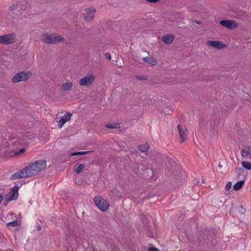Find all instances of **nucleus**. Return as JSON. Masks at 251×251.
Listing matches in <instances>:
<instances>
[{
  "mask_svg": "<svg viewBox=\"0 0 251 251\" xmlns=\"http://www.w3.org/2000/svg\"><path fill=\"white\" fill-rule=\"evenodd\" d=\"M42 229V227L40 226H38L36 227V229L38 230V231H40Z\"/></svg>",
  "mask_w": 251,
  "mask_h": 251,
  "instance_id": "79ce46f5",
  "label": "nucleus"
},
{
  "mask_svg": "<svg viewBox=\"0 0 251 251\" xmlns=\"http://www.w3.org/2000/svg\"><path fill=\"white\" fill-rule=\"evenodd\" d=\"M105 57L109 60L111 59V55L109 52H106L105 54Z\"/></svg>",
  "mask_w": 251,
  "mask_h": 251,
  "instance_id": "4c0bfd02",
  "label": "nucleus"
},
{
  "mask_svg": "<svg viewBox=\"0 0 251 251\" xmlns=\"http://www.w3.org/2000/svg\"><path fill=\"white\" fill-rule=\"evenodd\" d=\"M153 175V171L152 169L150 168L145 167L143 174V177L147 179H149L151 178Z\"/></svg>",
  "mask_w": 251,
  "mask_h": 251,
  "instance_id": "6ab92c4d",
  "label": "nucleus"
},
{
  "mask_svg": "<svg viewBox=\"0 0 251 251\" xmlns=\"http://www.w3.org/2000/svg\"><path fill=\"white\" fill-rule=\"evenodd\" d=\"M96 12L95 9H88L83 13V17L84 20L87 22H90L92 21L94 18V14Z\"/></svg>",
  "mask_w": 251,
  "mask_h": 251,
  "instance_id": "2eb2a0df",
  "label": "nucleus"
},
{
  "mask_svg": "<svg viewBox=\"0 0 251 251\" xmlns=\"http://www.w3.org/2000/svg\"><path fill=\"white\" fill-rule=\"evenodd\" d=\"M20 176H21V178H26V177H30L33 176L28 166L25 167L23 169L18 171Z\"/></svg>",
  "mask_w": 251,
  "mask_h": 251,
  "instance_id": "f8f14e48",
  "label": "nucleus"
},
{
  "mask_svg": "<svg viewBox=\"0 0 251 251\" xmlns=\"http://www.w3.org/2000/svg\"><path fill=\"white\" fill-rule=\"evenodd\" d=\"M72 82H67L63 83L61 86V89L64 91H67L71 89L73 86Z\"/></svg>",
  "mask_w": 251,
  "mask_h": 251,
  "instance_id": "4be33fe9",
  "label": "nucleus"
},
{
  "mask_svg": "<svg viewBox=\"0 0 251 251\" xmlns=\"http://www.w3.org/2000/svg\"><path fill=\"white\" fill-rule=\"evenodd\" d=\"M95 79V76L91 74L81 78L79 81V84L81 86H89L93 83Z\"/></svg>",
  "mask_w": 251,
  "mask_h": 251,
  "instance_id": "1a4fd4ad",
  "label": "nucleus"
},
{
  "mask_svg": "<svg viewBox=\"0 0 251 251\" xmlns=\"http://www.w3.org/2000/svg\"><path fill=\"white\" fill-rule=\"evenodd\" d=\"M150 145L148 143H146L145 145H141L138 146L139 150L141 152H146L149 149Z\"/></svg>",
  "mask_w": 251,
  "mask_h": 251,
  "instance_id": "393cba45",
  "label": "nucleus"
},
{
  "mask_svg": "<svg viewBox=\"0 0 251 251\" xmlns=\"http://www.w3.org/2000/svg\"><path fill=\"white\" fill-rule=\"evenodd\" d=\"M41 38L44 42L47 44H56L64 40L60 35L55 34L44 33L41 35Z\"/></svg>",
  "mask_w": 251,
  "mask_h": 251,
  "instance_id": "20e7f679",
  "label": "nucleus"
},
{
  "mask_svg": "<svg viewBox=\"0 0 251 251\" xmlns=\"http://www.w3.org/2000/svg\"><path fill=\"white\" fill-rule=\"evenodd\" d=\"M8 147L14 151L17 149L18 147L26 146L29 144L28 139L25 137L21 138H14L8 143Z\"/></svg>",
  "mask_w": 251,
  "mask_h": 251,
  "instance_id": "7ed1b4c3",
  "label": "nucleus"
},
{
  "mask_svg": "<svg viewBox=\"0 0 251 251\" xmlns=\"http://www.w3.org/2000/svg\"><path fill=\"white\" fill-rule=\"evenodd\" d=\"M244 184V180L239 181L233 185V189L235 191H238L243 187Z\"/></svg>",
  "mask_w": 251,
  "mask_h": 251,
  "instance_id": "b1692460",
  "label": "nucleus"
},
{
  "mask_svg": "<svg viewBox=\"0 0 251 251\" xmlns=\"http://www.w3.org/2000/svg\"><path fill=\"white\" fill-rule=\"evenodd\" d=\"M232 183L231 182H228L226 185V190L229 191L231 188Z\"/></svg>",
  "mask_w": 251,
  "mask_h": 251,
  "instance_id": "e433bc0d",
  "label": "nucleus"
},
{
  "mask_svg": "<svg viewBox=\"0 0 251 251\" xmlns=\"http://www.w3.org/2000/svg\"><path fill=\"white\" fill-rule=\"evenodd\" d=\"M16 35L14 33H10L0 36V43L8 45L15 42Z\"/></svg>",
  "mask_w": 251,
  "mask_h": 251,
  "instance_id": "6e6552de",
  "label": "nucleus"
},
{
  "mask_svg": "<svg viewBox=\"0 0 251 251\" xmlns=\"http://www.w3.org/2000/svg\"><path fill=\"white\" fill-rule=\"evenodd\" d=\"M32 75V73L29 71H22L16 74L12 79L13 83H18L27 80Z\"/></svg>",
  "mask_w": 251,
  "mask_h": 251,
  "instance_id": "39448f33",
  "label": "nucleus"
},
{
  "mask_svg": "<svg viewBox=\"0 0 251 251\" xmlns=\"http://www.w3.org/2000/svg\"><path fill=\"white\" fill-rule=\"evenodd\" d=\"M220 168H221L222 167V165L220 164L218 166Z\"/></svg>",
  "mask_w": 251,
  "mask_h": 251,
  "instance_id": "c03bdc74",
  "label": "nucleus"
},
{
  "mask_svg": "<svg viewBox=\"0 0 251 251\" xmlns=\"http://www.w3.org/2000/svg\"><path fill=\"white\" fill-rule=\"evenodd\" d=\"M148 251H158V250L155 247H152V248H150Z\"/></svg>",
  "mask_w": 251,
  "mask_h": 251,
  "instance_id": "58836bf2",
  "label": "nucleus"
},
{
  "mask_svg": "<svg viewBox=\"0 0 251 251\" xmlns=\"http://www.w3.org/2000/svg\"><path fill=\"white\" fill-rule=\"evenodd\" d=\"M19 224L17 222V220H14L13 221L9 222L6 224V226H13V227H16L19 226Z\"/></svg>",
  "mask_w": 251,
  "mask_h": 251,
  "instance_id": "7c9ffc66",
  "label": "nucleus"
},
{
  "mask_svg": "<svg viewBox=\"0 0 251 251\" xmlns=\"http://www.w3.org/2000/svg\"><path fill=\"white\" fill-rule=\"evenodd\" d=\"M19 6V3L14 4L9 7L8 10L13 11V14H16V15L19 16L21 14L20 10L18 9Z\"/></svg>",
  "mask_w": 251,
  "mask_h": 251,
  "instance_id": "aec40b11",
  "label": "nucleus"
},
{
  "mask_svg": "<svg viewBox=\"0 0 251 251\" xmlns=\"http://www.w3.org/2000/svg\"><path fill=\"white\" fill-rule=\"evenodd\" d=\"M236 173H237V176L239 178L240 176L243 175V170L242 168H235Z\"/></svg>",
  "mask_w": 251,
  "mask_h": 251,
  "instance_id": "72a5a7b5",
  "label": "nucleus"
},
{
  "mask_svg": "<svg viewBox=\"0 0 251 251\" xmlns=\"http://www.w3.org/2000/svg\"><path fill=\"white\" fill-rule=\"evenodd\" d=\"M241 154L243 157H247L248 155H251V149H243L241 151Z\"/></svg>",
  "mask_w": 251,
  "mask_h": 251,
  "instance_id": "bb28decb",
  "label": "nucleus"
},
{
  "mask_svg": "<svg viewBox=\"0 0 251 251\" xmlns=\"http://www.w3.org/2000/svg\"><path fill=\"white\" fill-rule=\"evenodd\" d=\"M174 39V36L173 34H166L163 36L162 38V41L166 44H171Z\"/></svg>",
  "mask_w": 251,
  "mask_h": 251,
  "instance_id": "a211bd4d",
  "label": "nucleus"
},
{
  "mask_svg": "<svg viewBox=\"0 0 251 251\" xmlns=\"http://www.w3.org/2000/svg\"><path fill=\"white\" fill-rule=\"evenodd\" d=\"M145 167L142 164L137 163L135 165L133 172L137 175L143 176L144 170Z\"/></svg>",
  "mask_w": 251,
  "mask_h": 251,
  "instance_id": "f3484780",
  "label": "nucleus"
},
{
  "mask_svg": "<svg viewBox=\"0 0 251 251\" xmlns=\"http://www.w3.org/2000/svg\"><path fill=\"white\" fill-rule=\"evenodd\" d=\"M176 175L174 174V176H177V177H173V179H175L176 180H177L178 182H180L183 179V177L184 176V172H182L181 171H179L178 172H176Z\"/></svg>",
  "mask_w": 251,
  "mask_h": 251,
  "instance_id": "5701e85b",
  "label": "nucleus"
},
{
  "mask_svg": "<svg viewBox=\"0 0 251 251\" xmlns=\"http://www.w3.org/2000/svg\"><path fill=\"white\" fill-rule=\"evenodd\" d=\"M25 151V150L24 148H22L18 151H16V150H15L13 152H14L15 154L16 155H18L22 153H24Z\"/></svg>",
  "mask_w": 251,
  "mask_h": 251,
  "instance_id": "f704fd0d",
  "label": "nucleus"
},
{
  "mask_svg": "<svg viewBox=\"0 0 251 251\" xmlns=\"http://www.w3.org/2000/svg\"><path fill=\"white\" fill-rule=\"evenodd\" d=\"M139 215L144 225L146 227L149 226L151 223V217L148 214H145L142 211H139Z\"/></svg>",
  "mask_w": 251,
  "mask_h": 251,
  "instance_id": "9b49d317",
  "label": "nucleus"
},
{
  "mask_svg": "<svg viewBox=\"0 0 251 251\" xmlns=\"http://www.w3.org/2000/svg\"><path fill=\"white\" fill-rule=\"evenodd\" d=\"M0 251H3L1 249H0Z\"/></svg>",
  "mask_w": 251,
  "mask_h": 251,
  "instance_id": "49530a36",
  "label": "nucleus"
},
{
  "mask_svg": "<svg viewBox=\"0 0 251 251\" xmlns=\"http://www.w3.org/2000/svg\"><path fill=\"white\" fill-rule=\"evenodd\" d=\"M72 114L70 112H67L65 114L58 122V126L59 128H61L62 126L70 119Z\"/></svg>",
  "mask_w": 251,
  "mask_h": 251,
  "instance_id": "4468645a",
  "label": "nucleus"
},
{
  "mask_svg": "<svg viewBox=\"0 0 251 251\" xmlns=\"http://www.w3.org/2000/svg\"><path fill=\"white\" fill-rule=\"evenodd\" d=\"M21 176H20V175L19 174V172L18 171L16 172L15 174L12 175L11 176H10V179L11 180H15V179H19V178H21Z\"/></svg>",
  "mask_w": 251,
  "mask_h": 251,
  "instance_id": "2f4dec72",
  "label": "nucleus"
},
{
  "mask_svg": "<svg viewBox=\"0 0 251 251\" xmlns=\"http://www.w3.org/2000/svg\"><path fill=\"white\" fill-rule=\"evenodd\" d=\"M85 166L83 164H80L77 166H76L75 171L76 174H79L82 172V170L84 168Z\"/></svg>",
  "mask_w": 251,
  "mask_h": 251,
  "instance_id": "c756f323",
  "label": "nucleus"
},
{
  "mask_svg": "<svg viewBox=\"0 0 251 251\" xmlns=\"http://www.w3.org/2000/svg\"><path fill=\"white\" fill-rule=\"evenodd\" d=\"M207 43L209 46L219 50L225 48L226 46V44H223L221 42L218 41L208 40Z\"/></svg>",
  "mask_w": 251,
  "mask_h": 251,
  "instance_id": "ddd939ff",
  "label": "nucleus"
},
{
  "mask_svg": "<svg viewBox=\"0 0 251 251\" xmlns=\"http://www.w3.org/2000/svg\"><path fill=\"white\" fill-rule=\"evenodd\" d=\"M196 23H198V24H200V22L199 21H196Z\"/></svg>",
  "mask_w": 251,
  "mask_h": 251,
  "instance_id": "a18cd8bd",
  "label": "nucleus"
},
{
  "mask_svg": "<svg viewBox=\"0 0 251 251\" xmlns=\"http://www.w3.org/2000/svg\"><path fill=\"white\" fill-rule=\"evenodd\" d=\"M20 5V6L19 7V8H20V9H23V10H25V6L24 4H19Z\"/></svg>",
  "mask_w": 251,
  "mask_h": 251,
  "instance_id": "ea45409f",
  "label": "nucleus"
},
{
  "mask_svg": "<svg viewBox=\"0 0 251 251\" xmlns=\"http://www.w3.org/2000/svg\"><path fill=\"white\" fill-rule=\"evenodd\" d=\"M94 201L96 206L102 212L106 211L109 203L101 197H96L94 198Z\"/></svg>",
  "mask_w": 251,
  "mask_h": 251,
  "instance_id": "0eeeda50",
  "label": "nucleus"
},
{
  "mask_svg": "<svg viewBox=\"0 0 251 251\" xmlns=\"http://www.w3.org/2000/svg\"><path fill=\"white\" fill-rule=\"evenodd\" d=\"M71 250L72 251L73 250V247H71V246L69 247L68 250Z\"/></svg>",
  "mask_w": 251,
  "mask_h": 251,
  "instance_id": "37998d69",
  "label": "nucleus"
},
{
  "mask_svg": "<svg viewBox=\"0 0 251 251\" xmlns=\"http://www.w3.org/2000/svg\"><path fill=\"white\" fill-rule=\"evenodd\" d=\"M143 60L151 65H153V66H155L157 64V60L155 58H153V57H151V56H147V57H144L143 58Z\"/></svg>",
  "mask_w": 251,
  "mask_h": 251,
  "instance_id": "412c9836",
  "label": "nucleus"
},
{
  "mask_svg": "<svg viewBox=\"0 0 251 251\" xmlns=\"http://www.w3.org/2000/svg\"><path fill=\"white\" fill-rule=\"evenodd\" d=\"M47 161L44 160H38L28 166L29 170L33 176L37 175L46 168Z\"/></svg>",
  "mask_w": 251,
  "mask_h": 251,
  "instance_id": "f03ea898",
  "label": "nucleus"
},
{
  "mask_svg": "<svg viewBox=\"0 0 251 251\" xmlns=\"http://www.w3.org/2000/svg\"><path fill=\"white\" fill-rule=\"evenodd\" d=\"M177 128L180 137V142L182 143L187 139V130L185 128H182L180 125L177 126Z\"/></svg>",
  "mask_w": 251,
  "mask_h": 251,
  "instance_id": "dca6fc26",
  "label": "nucleus"
},
{
  "mask_svg": "<svg viewBox=\"0 0 251 251\" xmlns=\"http://www.w3.org/2000/svg\"><path fill=\"white\" fill-rule=\"evenodd\" d=\"M194 185H201V182L197 180H195L194 182Z\"/></svg>",
  "mask_w": 251,
  "mask_h": 251,
  "instance_id": "a19ab883",
  "label": "nucleus"
},
{
  "mask_svg": "<svg viewBox=\"0 0 251 251\" xmlns=\"http://www.w3.org/2000/svg\"><path fill=\"white\" fill-rule=\"evenodd\" d=\"M136 78L140 80H146L147 79V78L146 76L144 75H136Z\"/></svg>",
  "mask_w": 251,
  "mask_h": 251,
  "instance_id": "c9c22d12",
  "label": "nucleus"
},
{
  "mask_svg": "<svg viewBox=\"0 0 251 251\" xmlns=\"http://www.w3.org/2000/svg\"><path fill=\"white\" fill-rule=\"evenodd\" d=\"M236 208H238V211L241 214H244L246 212V209L243 207L242 204H240L238 206H236Z\"/></svg>",
  "mask_w": 251,
  "mask_h": 251,
  "instance_id": "473e14b6",
  "label": "nucleus"
},
{
  "mask_svg": "<svg viewBox=\"0 0 251 251\" xmlns=\"http://www.w3.org/2000/svg\"><path fill=\"white\" fill-rule=\"evenodd\" d=\"M92 151H93L73 152L71 153V156H75V155H85V154H88L89 153H90Z\"/></svg>",
  "mask_w": 251,
  "mask_h": 251,
  "instance_id": "a878e982",
  "label": "nucleus"
},
{
  "mask_svg": "<svg viewBox=\"0 0 251 251\" xmlns=\"http://www.w3.org/2000/svg\"><path fill=\"white\" fill-rule=\"evenodd\" d=\"M214 236L213 232L210 230H205L200 233L199 236V244L201 246H207L212 241Z\"/></svg>",
  "mask_w": 251,
  "mask_h": 251,
  "instance_id": "f257e3e1",
  "label": "nucleus"
},
{
  "mask_svg": "<svg viewBox=\"0 0 251 251\" xmlns=\"http://www.w3.org/2000/svg\"><path fill=\"white\" fill-rule=\"evenodd\" d=\"M220 24L230 29H232L237 27V24L234 21L223 20L220 21Z\"/></svg>",
  "mask_w": 251,
  "mask_h": 251,
  "instance_id": "9d476101",
  "label": "nucleus"
},
{
  "mask_svg": "<svg viewBox=\"0 0 251 251\" xmlns=\"http://www.w3.org/2000/svg\"><path fill=\"white\" fill-rule=\"evenodd\" d=\"M242 166L247 170L251 169V163L248 161H243L242 162Z\"/></svg>",
  "mask_w": 251,
  "mask_h": 251,
  "instance_id": "cd10ccee",
  "label": "nucleus"
},
{
  "mask_svg": "<svg viewBox=\"0 0 251 251\" xmlns=\"http://www.w3.org/2000/svg\"><path fill=\"white\" fill-rule=\"evenodd\" d=\"M20 188V187L18 186H15L11 191L9 192V194L10 196H6L3 201V205H4L5 207L7 206V203L9 201L16 200L17 199L19 194H18V190Z\"/></svg>",
  "mask_w": 251,
  "mask_h": 251,
  "instance_id": "423d86ee",
  "label": "nucleus"
},
{
  "mask_svg": "<svg viewBox=\"0 0 251 251\" xmlns=\"http://www.w3.org/2000/svg\"><path fill=\"white\" fill-rule=\"evenodd\" d=\"M105 127L108 128H119L120 126L119 124L118 123H113V124H108L106 125Z\"/></svg>",
  "mask_w": 251,
  "mask_h": 251,
  "instance_id": "c85d7f7f",
  "label": "nucleus"
}]
</instances>
